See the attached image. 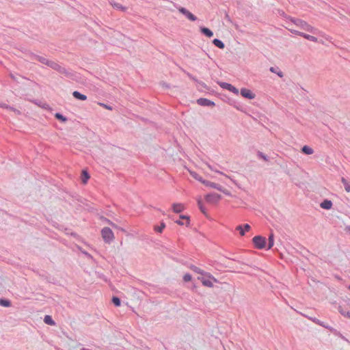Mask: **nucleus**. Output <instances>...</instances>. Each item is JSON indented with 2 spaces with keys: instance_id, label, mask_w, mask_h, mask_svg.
Returning <instances> with one entry per match:
<instances>
[{
  "instance_id": "nucleus-1",
  "label": "nucleus",
  "mask_w": 350,
  "mask_h": 350,
  "mask_svg": "<svg viewBox=\"0 0 350 350\" xmlns=\"http://www.w3.org/2000/svg\"><path fill=\"white\" fill-rule=\"evenodd\" d=\"M30 59L31 60H37V61L40 62V63L44 64V65H46L49 67L53 68V70H57L60 74L64 75L66 77H70L72 76V74L70 70L66 69L64 67H62V66L58 64L57 62H55L53 61L46 59L44 56H40L38 55L31 53L30 55Z\"/></svg>"
},
{
  "instance_id": "nucleus-2",
  "label": "nucleus",
  "mask_w": 350,
  "mask_h": 350,
  "mask_svg": "<svg viewBox=\"0 0 350 350\" xmlns=\"http://www.w3.org/2000/svg\"><path fill=\"white\" fill-rule=\"evenodd\" d=\"M288 20L292 23L296 25L297 27H299L302 30H305L306 31L310 32L312 33H317V29L314 27H312L310 25H309L307 22L299 19V18H295L293 17H288Z\"/></svg>"
},
{
  "instance_id": "nucleus-3",
  "label": "nucleus",
  "mask_w": 350,
  "mask_h": 350,
  "mask_svg": "<svg viewBox=\"0 0 350 350\" xmlns=\"http://www.w3.org/2000/svg\"><path fill=\"white\" fill-rule=\"evenodd\" d=\"M198 279L201 281L202 284L207 287H213V282H217V280L215 279L213 275H211L209 273L206 272L204 275L201 277H198Z\"/></svg>"
},
{
  "instance_id": "nucleus-4",
  "label": "nucleus",
  "mask_w": 350,
  "mask_h": 350,
  "mask_svg": "<svg viewBox=\"0 0 350 350\" xmlns=\"http://www.w3.org/2000/svg\"><path fill=\"white\" fill-rule=\"evenodd\" d=\"M101 235L104 241L107 243H110L114 239L113 232L108 227H105L102 229Z\"/></svg>"
},
{
  "instance_id": "nucleus-5",
  "label": "nucleus",
  "mask_w": 350,
  "mask_h": 350,
  "mask_svg": "<svg viewBox=\"0 0 350 350\" xmlns=\"http://www.w3.org/2000/svg\"><path fill=\"white\" fill-rule=\"evenodd\" d=\"M252 241L253 243L257 249H263L266 246V239L265 237L260 235L255 236Z\"/></svg>"
},
{
  "instance_id": "nucleus-6",
  "label": "nucleus",
  "mask_w": 350,
  "mask_h": 350,
  "mask_svg": "<svg viewBox=\"0 0 350 350\" xmlns=\"http://www.w3.org/2000/svg\"><path fill=\"white\" fill-rule=\"evenodd\" d=\"M178 11L183 14L188 20L191 21H196L197 20V17L193 14L191 12L187 10L185 8L179 7L178 8Z\"/></svg>"
},
{
  "instance_id": "nucleus-7",
  "label": "nucleus",
  "mask_w": 350,
  "mask_h": 350,
  "mask_svg": "<svg viewBox=\"0 0 350 350\" xmlns=\"http://www.w3.org/2000/svg\"><path fill=\"white\" fill-rule=\"evenodd\" d=\"M219 85L223 89L228 90V91L234 93L236 95L239 94V90L237 88H235L234 86H233L232 85H231V84H230L228 83H226V82H219Z\"/></svg>"
},
{
  "instance_id": "nucleus-8",
  "label": "nucleus",
  "mask_w": 350,
  "mask_h": 350,
  "mask_svg": "<svg viewBox=\"0 0 350 350\" xmlns=\"http://www.w3.org/2000/svg\"><path fill=\"white\" fill-rule=\"evenodd\" d=\"M197 103L203 107L215 106V103L205 98H200L197 100Z\"/></svg>"
},
{
  "instance_id": "nucleus-9",
  "label": "nucleus",
  "mask_w": 350,
  "mask_h": 350,
  "mask_svg": "<svg viewBox=\"0 0 350 350\" xmlns=\"http://www.w3.org/2000/svg\"><path fill=\"white\" fill-rule=\"evenodd\" d=\"M241 95L248 99H254L255 98V94L250 90L246 88H242L240 91Z\"/></svg>"
},
{
  "instance_id": "nucleus-10",
  "label": "nucleus",
  "mask_w": 350,
  "mask_h": 350,
  "mask_svg": "<svg viewBox=\"0 0 350 350\" xmlns=\"http://www.w3.org/2000/svg\"><path fill=\"white\" fill-rule=\"evenodd\" d=\"M221 198V196L217 193H211L206 196V200L208 202L215 203Z\"/></svg>"
},
{
  "instance_id": "nucleus-11",
  "label": "nucleus",
  "mask_w": 350,
  "mask_h": 350,
  "mask_svg": "<svg viewBox=\"0 0 350 350\" xmlns=\"http://www.w3.org/2000/svg\"><path fill=\"white\" fill-rule=\"evenodd\" d=\"M185 209V206L180 203H174L172 204V210L176 213H180Z\"/></svg>"
},
{
  "instance_id": "nucleus-12",
  "label": "nucleus",
  "mask_w": 350,
  "mask_h": 350,
  "mask_svg": "<svg viewBox=\"0 0 350 350\" xmlns=\"http://www.w3.org/2000/svg\"><path fill=\"white\" fill-rule=\"evenodd\" d=\"M202 183L206 186H208L211 188L216 189L217 190L221 191V187L219 185L216 184L215 183L209 182L208 180H204V181H202Z\"/></svg>"
},
{
  "instance_id": "nucleus-13",
  "label": "nucleus",
  "mask_w": 350,
  "mask_h": 350,
  "mask_svg": "<svg viewBox=\"0 0 350 350\" xmlns=\"http://www.w3.org/2000/svg\"><path fill=\"white\" fill-rule=\"evenodd\" d=\"M320 206L322 208L329 210L332 206V202L331 200H325L321 203Z\"/></svg>"
},
{
  "instance_id": "nucleus-14",
  "label": "nucleus",
  "mask_w": 350,
  "mask_h": 350,
  "mask_svg": "<svg viewBox=\"0 0 350 350\" xmlns=\"http://www.w3.org/2000/svg\"><path fill=\"white\" fill-rule=\"evenodd\" d=\"M72 96L76 99L80 100H85L87 99V96L85 94H83L78 91H74L72 92Z\"/></svg>"
},
{
  "instance_id": "nucleus-15",
  "label": "nucleus",
  "mask_w": 350,
  "mask_h": 350,
  "mask_svg": "<svg viewBox=\"0 0 350 350\" xmlns=\"http://www.w3.org/2000/svg\"><path fill=\"white\" fill-rule=\"evenodd\" d=\"M110 4L111 5V6L116 9V10H121V11H125L126 10V8L125 7H124L123 5H122L121 4L118 3H116V2H114V1H111L110 2Z\"/></svg>"
},
{
  "instance_id": "nucleus-16",
  "label": "nucleus",
  "mask_w": 350,
  "mask_h": 350,
  "mask_svg": "<svg viewBox=\"0 0 350 350\" xmlns=\"http://www.w3.org/2000/svg\"><path fill=\"white\" fill-rule=\"evenodd\" d=\"M201 32L208 38H211L213 36V32L206 27H201Z\"/></svg>"
},
{
  "instance_id": "nucleus-17",
  "label": "nucleus",
  "mask_w": 350,
  "mask_h": 350,
  "mask_svg": "<svg viewBox=\"0 0 350 350\" xmlns=\"http://www.w3.org/2000/svg\"><path fill=\"white\" fill-rule=\"evenodd\" d=\"M301 151L302 152L308 155L312 154L314 152L313 149L308 146H304L301 148Z\"/></svg>"
},
{
  "instance_id": "nucleus-18",
  "label": "nucleus",
  "mask_w": 350,
  "mask_h": 350,
  "mask_svg": "<svg viewBox=\"0 0 350 350\" xmlns=\"http://www.w3.org/2000/svg\"><path fill=\"white\" fill-rule=\"evenodd\" d=\"M269 70L273 73H275L278 76H279L281 78L283 77L284 76L283 72L278 67H271L269 68Z\"/></svg>"
},
{
  "instance_id": "nucleus-19",
  "label": "nucleus",
  "mask_w": 350,
  "mask_h": 350,
  "mask_svg": "<svg viewBox=\"0 0 350 350\" xmlns=\"http://www.w3.org/2000/svg\"><path fill=\"white\" fill-rule=\"evenodd\" d=\"M213 43L214 44V45H215L216 46H217L218 48H219L221 49H222L225 47L224 43L221 40H220L217 38L214 39L213 40Z\"/></svg>"
},
{
  "instance_id": "nucleus-20",
  "label": "nucleus",
  "mask_w": 350,
  "mask_h": 350,
  "mask_svg": "<svg viewBox=\"0 0 350 350\" xmlns=\"http://www.w3.org/2000/svg\"><path fill=\"white\" fill-rule=\"evenodd\" d=\"M274 245V235L273 233H271L268 238V247L267 250L271 249Z\"/></svg>"
},
{
  "instance_id": "nucleus-21",
  "label": "nucleus",
  "mask_w": 350,
  "mask_h": 350,
  "mask_svg": "<svg viewBox=\"0 0 350 350\" xmlns=\"http://www.w3.org/2000/svg\"><path fill=\"white\" fill-rule=\"evenodd\" d=\"M180 219L177 220L176 221V223L178 224V225L183 226V225L185 224V223L183 221V219H186V224L187 225L189 224V217L187 216L180 215Z\"/></svg>"
},
{
  "instance_id": "nucleus-22",
  "label": "nucleus",
  "mask_w": 350,
  "mask_h": 350,
  "mask_svg": "<svg viewBox=\"0 0 350 350\" xmlns=\"http://www.w3.org/2000/svg\"><path fill=\"white\" fill-rule=\"evenodd\" d=\"M44 322L49 325H54L55 321L52 319L51 317L49 315H46L44 318Z\"/></svg>"
},
{
  "instance_id": "nucleus-23",
  "label": "nucleus",
  "mask_w": 350,
  "mask_h": 350,
  "mask_svg": "<svg viewBox=\"0 0 350 350\" xmlns=\"http://www.w3.org/2000/svg\"><path fill=\"white\" fill-rule=\"evenodd\" d=\"M0 107H2V108H5L7 109H9V110H11V111H13L14 112H15L17 114H19L20 113V111L18 110V109H14V107H11V106H9L6 104H4V103H0Z\"/></svg>"
},
{
  "instance_id": "nucleus-24",
  "label": "nucleus",
  "mask_w": 350,
  "mask_h": 350,
  "mask_svg": "<svg viewBox=\"0 0 350 350\" xmlns=\"http://www.w3.org/2000/svg\"><path fill=\"white\" fill-rule=\"evenodd\" d=\"M190 269L193 271L194 272L197 273H199L202 275H204L206 272L204 271L203 270H202L201 269H200L199 267H196V266H194V265H191L190 267Z\"/></svg>"
},
{
  "instance_id": "nucleus-25",
  "label": "nucleus",
  "mask_w": 350,
  "mask_h": 350,
  "mask_svg": "<svg viewBox=\"0 0 350 350\" xmlns=\"http://www.w3.org/2000/svg\"><path fill=\"white\" fill-rule=\"evenodd\" d=\"M302 37L306 38V40H308L314 42H317L318 40L317 38H316L313 36H310L309 34H306L305 33H303Z\"/></svg>"
},
{
  "instance_id": "nucleus-26",
  "label": "nucleus",
  "mask_w": 350,
  "mask_h": 350,
  "mask_svg": "<svg viewBox=\"0 0 350 350\" xmlns=\"http://www.w3.org/2000/svg\"><path fill=\"white\" fill-rule=\"evenodd\" d=\"M341 182L344 185L345 191L349 193L350 192V185L348 183V181L345 178H342Z\"/></svg>"
},
{
  "instance_id": "nucleus-27",
  "label": "nucleus",
  "mask_w": 350,
  "mask_h": 350,
  "mask_svg": "<svg viewBox=\"0 0 350 350\" xmlns=\"http://www.w3.org/2000/svg\"><path fill=\"white\" fill-rule=\"evenodd\" d=\"M339 312L344 317L350 319V311H345L341 306L338 307Z\"/></svg>"
},
{
  "instance_id": "nucleus-28",
  "label": "nucleus",
  "mask_w": 350,
  "mask_h": 350,
  "mask_svg": "<svg viewBox=\"0 0 350 350\" xmlns=\"http://www.w3.org/2000/svg\"><path fill=\"white\" fill-rule=\"evenodd\" d=\"M0 305L3 307H10L11 302L8 299H0Z\"/></svg>"
},
{
  "instance_id": "nucleus-29",
  "label": "nucleus",
  "mask_w": 350,
  "mask_h": 350,
  "mask_svg": "<svg viewBox=\"0 0 350 350\" xmlns=\"http://www.w3.org/2000/svg\"><path fill=\"white\" fill-rule=\"evenodd\" d=\"M165 224L162 222L160 226H157L154 227V230L157 232H161L165 228Z\"/></svg>"
},
{
  "instance_id": "nucleus-30",
  "label": "nucleus",
  "mask_w": 350,
  "mask_h": 350,
  "mask_svg": "<svg viewBox=\"0 0 350 350\" xmlns=\"http://www.w3.org/2000/svg\"><path fill=\"white\" fill-rule=\"evenodd\" d=\"M198 205L200 211L205 214L206 213V208L204 207L203 204L202 202V200L200 198L198 200Z\"/></svg>"
},
{
  "instance_id": "nucleus-31",
  "label": "nucleus",
  "mask_w": 350,
  "mask_h": 350,
  "mask_svg": "<svg viewBox=\"0 0 350 350\" xmlns=\"http://www.w3.org/2000/svg\"><path fill=\"white\" fill-rule=\"evenodd\" d=\"M55 117L62 122H66L67 120L66 118H65L62 114L59 113H56Z\"/></svg>"
},
{
  "instance_id": "nucleus-32",
  "label": "nucleus",
  "mask_w": 350,
  "mask_h": 350,
  "mask_svg": "<svg viewBox=\"0 0 350 350\" xmlns=\"http://www.w3.org/2000/svg\"><path fill=\"white\" fill-rule=\"evenodd\" d=\"M191 176L195 178L197 180L201 182L202 183V181H204V180L202 179V178L199 176L197 173L196 172H191Z\"/></svg>"
},
{
  "instance_id": "nucleus-33",
  "label": "nucleus",
  "mask_w": 350,
  "mask_h": 350,
  "mask_svg": "<svg viewBox=\"0 0 350 350\" xmlns=\"http://www.w3.org/2000/svg\"><path fill=\"white\" fill-rule=\"evenodd\" d=\"M90 178V176L86 171H83V178L82 181L83 183H85L87 180Z\"/></svg>"
},
{
  "instance_id": "nucleus-34",
  "label": "nucleus",
  "mask_w": 350,
  "mask_h": 350,
  "mask_svg": "<svg viewBox=\"0 0 350 350\" xmlns=\"http://www.w3.org/2000/svg\"><path fill=\"white\" fill-rule=\"evenodd\" d=\"M112 302L116 306H120L121 304L120 299L117 297L112 298Z\"/></svg>"
},
{
  "instance_id": "nucleus-35",
  "label": "nucleus",
  "mask_w": 350,
  "mask_h": 350,
  "mask_svg": "<svg viewBox=\"0 0 350 350\" xmlns=\"http://www.w3.org/2000/svg\"><path fill=\"white\" fill-rule=\"evenodd\" d=\"M236 230L239 232V234L241 236H244L245 235V231L244 230V229H243V226L241 225L237 226V228H236Z\"/></svg>"
},
{
  "instance_id": "nucleus-36",
  "label": "nucleus",
  "mask_w": 350,
  "mask_h": 350,
  "mask_svg": "<svg viewBox=\"0 0 350 350\" xmlns=\"http://www.w3.org/2000/svg\"><path fill=\"white\" fill-rule=\"evenodd\" d=\"M208 168H209L211 170H212V171H213V172H216V173H218V174H222V175H224V176H225V174H224L223 172H221L219 171L218 170H217L214 166L211 165H209V164H208ZM226 176H227L226 175Z\"/></svg>"
},
{
  "instance_id": "nucleus-37",
  "label": "nucleus",
  "mask_w": 350,
  "mask_h": 350,
  "mask_svg": "<svg viewBox=\"0 0 350 350\" xmlns=\"http://www.w3.org/2000/svg\"><path fill=\"white\" fill-rule=\"evenodd\" d=\"M288 30H289L291 33H294V34H296V35H298V36H301V37H302L303 32H301V31H297V30L293 29V28H291V27H289V28H288Z\"/></svg>"
},
{
  "instance_id": "nucleus-38",
  "label": "nucleus",
  "mask_w": 350,
  "mask_h": 350,
  "mask_svg": "<svg viewBox=\"0 0 350 350\" xmlns=\"http://www.w3.org/2000/svg\"><path fill=\"white\" fill-rule=\"evenodd\" d=\"M192 277L191 274L186 273L183 275V280L186 282H189L191 280Z\"/></svg>"
},
{
  "instance_id": "nucleus-39",
  "label": "nucleus",
  "mask_w": 350,
  "mask_h": 350,
  "mask_svg": "<svg viewBox=\"0 0 350 350\" xmlns=\"http://www.w3.org/2000/svg\"><path fill=\"white\" fill-rule=\"evenodd\" d=\"M258 157L259 158L262 159H263V160H265V161H267V160H268V157H267V156H266L265 154H263L262 152H258Z\"/></svg>"
},
{
  "instance_id": "nucleus-40",
  "label": "nucleus",
  "mask_w": 350,
  "mask_h": 350,
  "mask_svg": "<svg viewBox=\"0 0 350 350\" xmlns=\"http://www.w3.org/2000/svg\"><path fill=\"white\" fill-rule=\"evenodd\" d=\"M317 325H321L326 329H331V327L329 325H325L324 322H323L320 320H319V323H317Z\"/></svg>"
},
{
  "instance_id": "nucleus-41",
  "label": "nucleus",
  "mask_w": 350,
  "mask_h": 350,
  "mask_svg": "<svg viewBox=\"0 0 350 350\" xmlns=\"http://www.w3.org/2000/svg\"><path fill=\"white\" fill-rule=\"evenodd\" d=\"M306 317L316 324H317V323H319V319H317L316 317H308V316H306Z\"/></svg>"
},
{
  "instance_id": "nucleus-42",
  "label": "nucleus",
  "mask_w": 350,
  "mask_h": 350,
  "mask_svg": "<svg viewBox=\"0 0 350 350\" xmlns=\"http://www.w3.org/2000/svg\"><path fill=\"white\" fill-rule=\"evenodd\" d=\"M106 221L107 224H109L112 228H118V226L114 224L113 223L112 221H111L110 220L106 219Z\"/></svg>"
},
{
  "instance_id": "nucleus-43",
  "label": "nucleus",
  "mask_w": 350,
  "mask_h": 350,
  "mask_svg": "<svg viewBox=\"0 0 350 350\" xmlns=\"http://www.w3.org/2000/svg\"><path fill=\"white\" fill-rule=\"evenodd\" d=\"M243 229H244V230H245V232L249 231V230H250V228H251L249 224H245V225L243 226Z\"/></svg>"
},
{
  "instance_id": "nucleus-44",
  "label": "nucleus",
  "mask_w": 350,
  "mask_h": 350,
  "mask_svg": "<svg viewBox=\"0 0 350 350\" xmlns=\"http://www.w3.org/2000/svg\"><path fill=\"white\" fill-rule=\"evenodd\" d=\"M83 254H84L87 257H88V258H92V256L89 253H88V252H83Z\"/></svg>"
},
{
  "instance_id": "nucleus-45",
  "label": "nucleus",
  "mask_w": 350,
  "mask_h": 350,
  "mask_svg": "<svg viewBox=\"0 0 350 350\" xmlns=\"http://www.w3.org/2000/svg\"><path fill=\"white\" fill-rule=\"evenodd\" d=\"M10 77L14 80V81H17V79L16 77H15V75H14L13 74H10Z\"/></svg>"
},
{
  "instance_id": "nucleus-46",
  "label": "nucleus",
  "mask_w": 350,
  "mask_h": 350,
  "mask_svg": "<svg viewBox=\"0 0 350 350\" xmlns=\"http://www.w3.org/2000/svg\"><path fill=\"white\" fill-rule=\"evenodd\" d=\"M104 106H105V108H107V109H111V107H108V106H107V105H104Z\"/></svg>"
},
{
  "instance_id": "nucleus-47",
  "label": "nucleus",
  "mask_w": 350,
  "mask_h": 350,
  "mask_svg": "<svg viewBox=\"0 0 350 350\" xmlns=\"http://www.w3.org/2000/svg\"><path fill=\"white\" fill-rule=\"evenodd\" d=\"M348 288H349V289H350V285L349 286V287H348Z\"/></svg>"
},
{
  "instance_id": "nucleus-48",
  "label": "nucleus",
  "mask_w": 350,
  "mask_h": 350,
  "mask_svg": "<svg viewBox=\"0 0 350 350\" xmlns=\"http://www.w3.org/2000/svg\"><path fill=\"white\" fill-rule=\"evenodd\" d=\"M348 228H349V230H350V227H348Z\"/></svg>"
}]
</instances>
